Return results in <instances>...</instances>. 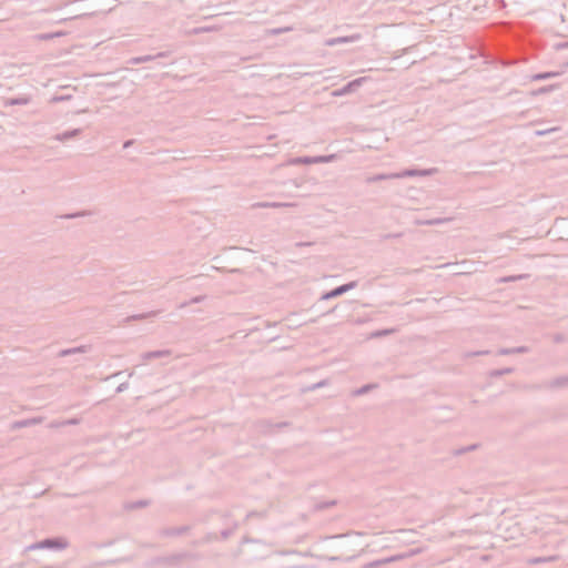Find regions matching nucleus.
<instances>
[{
    "instance_id": "obj_1",
    "label": "nucleus",
    "mask_w": 568,
    "mask_h": 568,
    "mask_svg": "<svg viewBox=\"0 0 568 568\" xmlns=\"http://www.w3.org/2000/svg\"><path fill=\"white\" fill-rule=\"evenodd\" d=\"M345 291H346V286L338 287V288H336L334 292H332V293L329 294V296H336V295H338V294H341V293H343V292H345Z\"/></svg>"
}]
</instances>
